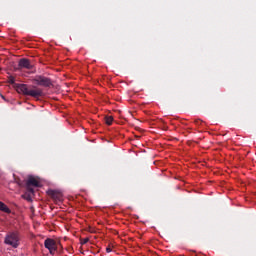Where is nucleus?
<instances>
[{"label":"nucleus","instance_id":"f257e3e1","mask_svg":"<svg viewBox=\"0 0 256 256\" xmlns=\"http://www.w3.org/2000/svg\"><path fill=\"white\" fill-rule=\"evenodd\" d=\"M14 89L17 93L28 95L29 97H41L43 95L42 89H31L27 84H14Z\"/></svg>","mask_w":256,"mask_h":256},{"label":"nucleus","instance_id":"f03ea898","mask_svg":"<svg viewBox=\"0 0 256 256\" xmlns=\"http://www.w3.org/2000/svg\"><path fill=\"white\" fill-rule=\"evenodd\" d=\"M4 243L17 249L21 245V233L18 230L9 231L4 238Z\"/></svg>","mask_w":256,"mask_h":256},{"label":"nucleus","instance_id":"7ed1b4c3","mask_svg":"<svg viewBox=\"0 0 256 256\" xmlns=\"http://www.w3.org/2000/svg\"><path fill=\"white\" fill-rule=\"evenodd\" d=\"M44 247L45 249H48L50 255H55V252L57 251V241H55L53 238H47L44 241Z\"/></svg>","mask_w":256,"mask_h":256},{"label":"nucleus","instance_id":"20e7f679","mask_svg":"<svg viewBox=\"0 0 256 256\" xmlns=\"http://www.w3.org/2000/svg\"><path fill=\"white\" fill-rule=\"evenodd\" d=\"M34 81L40 87H52L53 86V82L51 81V78H48L45 76L38 75L35 77Z\"/></svg>","mask_w":256,"mask_h":256},{"label":"nucleus","instance_id":"39448f33","mask_svg":"<svg viewBox=\"0 0 256 256\" xmlns=\"http://www.w3.org/2000/svg\"><path fill=\"white\" fill-rule=\"evenodd\" d=\"M18 71H21V69H33V66L31 65V61L27 58H22L18 62Z\"/></svg>","mask_w":256,"mask_h":256},{"label":"nucleus","instance_id":"423d86ee","mask_svg":"<svg viewBox=\"0 0 256 256\" xmlns=\"http://www.w3.org/2000/svg\"><path fill=\"white\" fill-rule=\"evenodd\" d=\"M26 185H30V187H41L39 180L33 176H29Z\"/></svg>","mask_w":256,"mask_h":256},{"label":"nucleus","instance_id":"0eeeda50","mask_svg":"<svg viewBox=\"0 0 256 256\" xmlns=\"http://www.w3.org/2000/svg\"><path fill=\"white\" fill-rule=\"evenodd\" d=\"M48 194L52 199H55L56 201H61L63 199V194L57 190H50L48 191Z\"/></svg>","mask_w":256,"mask_h":256},{"label":"nucleus","instance_id":"6e6552de","mask_svg":"<svg viewBox=\"0 0 256 256\" xmlns=\"http://www.w3.org/2000/svg\"><path fill=\"white\" fill-rule=\"evenodd\" d=\"M0 211H2L3 213H11V209H9V207L0 201Z\"/></svg>","mask_w":256,"mask_h":256},{"label":"nucleus","instance_id":"1a4fd4ad","mask_svg":"<svg viewBox=\"0 0 256 256\" xmlns=\"http://www.w3.org/2000/svg\"><path fill=\"white\" fill-rule=\"evenodd\" d=\"M26 191L30 194V195H35V189H33V187H31L30 185L26 184Z\"/></svg>","mask_w":256,"mask_h":256},{"label":"nucleus","instance_id":"9d476101","mask_svg":"<svg viewBox=\"0 0 256 256\" xmlns=\"http://www.w3.org/2000/svg\"><path fill=\"white\" fill-rule=\"evenodd\" d=\"M8 83H10V85H14V87L15 85H19V83H15V77L13 76H9Z\"/></svg>","mask_w":256,"mask_h":256},{"label":"nucleus","instance_id":"9b49d317","mask_svg":"<svg viewBox=\"0 0 256 256\" xmlns=\"http://www.w3.org/2000/svg\"><path fill=\"white\" fill-rule=\"evenodd\" d=\"M106 125H112L113 124V118L111 116H107L105 118Z\"/></svg>","mask_w":256,"mask_h":256},{"label":"nucleus","instance_id":"f8f14e48","mask_svg":"<svg viewBox=\"0 0 256 256\" xmlns=\"http://www.w3.org/2000/svg\"><path fill=\"white\" fill-rule=\"evenodd\" d=\"M89 243V238L81 239V245H87Z\"/></svg>","mask_w":256,"mask_h":256},{"label":"nucleus","instance_id":"ddd939ff","mask_svg":"<svg viewBox=\"0 0 256 256\" xmlns=\"http://www.w3.org/2000/svg\"><path fill=\"white\" fill-rule=\"evenodd\" d=\"M16 183L19 185V187H23V182H21L20 179H16Z\"/></svg>","mask_w":256,"mask_h":256},{"label":"nucleus","instance_id":"4468645a","mask_svg":"<svg viewBox=\"0 0 256 256\" xmlns=\"http://www.w3.org/2000/svg\"><path fill=\"white\" fill-rule=\"evenodd\" d=\"M195 123H196L197 125H201L202 121H201V120H195Z\"/></svg>","mask_w":256,"mask_h":256},{"label":"nucleus","instance_id":"2eb2a0df","mask_svg":"<svg viewBox=\"0 0 256 256\" xmlns=\"http://www.w3.org/2000/svg\"><path fill=\"white\" fill-rule=\"evenodd\" d=\"M111 251H112L111 248H109V247L106 248V252H107V253H111Z\"/></svg>","mask_w":256,"mask_h":256},{"label":"nucleus","instance_id":"dca6fc26","mask_svg":"<svg viewBox=\"0 0 256 256\" xmlns=\"http://www.w3.org/2000/svg\"><path fill=\"white\" fill-rule=\"evenodd\" d=\"M2 99H5V96H2Z\"/></svg>","mask_w":256,"mask_h":256}]
</instances>
